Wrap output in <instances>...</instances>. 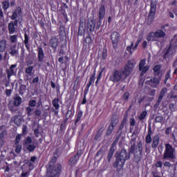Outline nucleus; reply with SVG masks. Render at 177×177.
Instances as JSON below:
<instances>
[{"label":"nucleus","instance_id":"nucleus-26","mask_svg":"<svg viewBox=\"0 0 177 177\" xmlns=\"http://www.w3.org/2000/svg\"><path fill=\"white\" fill-rule=\"evenodd\" d=\"M156 38H164L165 32L162 30H158L154 32Z\"/></svg>","mask_w":177,"mask_h":177},{"label":"nucleus","instance_id":"nucleus-14","mask_svg":"<svg viewBox=\"0 0 177 177\" xmlns=\"http://www.w3.org/2000/svg\"><path fill=\"white\" fill-rule=\"evenodd\" d=\"M82 153L78 151L76 155L74 156V157L71 158L69 160V165L73 167L75 164H77V162L80 160V158L82 156Z\"/></svg>","mask_w":177,"mask_h":177},{"label":"nucleus","instance_id":"nucleus-47","mask_svg":"<svg viewBox=\"0 0 177 177\" xmlns=\"http://www.w3.org/2000/svg\"><path fill=\"white\" fill-rule=\"evenodd\" d=\"M170 45H177V34L171 39Z\"/></svg>","mask_w":177,"mask_h":177},{"label":"nucleus","instance_id":"nucleus-7","mask_svg":"<svg viewBox=\"0 0 177 177\" xmlns=\"http://www.w3.org/2000/svg\"><path fill=\"white\" fill-rule=\"evenodd\" d=\"M161 82V75L158 76V77H153L149 80L147 81V85L151 86V88H156L160 85V82Z\"/></svg>","mask_w":177,"mask_h":177},{"label":"nucleus","instance_id":"nucleus-18","mask_svg":"<svg viewBox=\"0 0 177 177\" xmlns=\"http://www.w3.org/2000/svg\"><path fill=\"white\" fill-rule=\"evenodd\" d=\"M151 135H153V131H151V126L149 124L148 129V134L145 137V142L148 145H149V143H151Z\"/></svg>","mask_w":177,"mask_h":177},{"label":"nucleus","instance_id":"nucleus-31","mask_svg":"<svg viewBox=\"0 0 177 177\" xmlns=\"http://www.w3.org/2000/svg\"><path fill=\"white\" fill-rule=\"evenodd\" d=\"M27 163L21 166L22 173L20 177H26L28 175V171H26V167H27Z\"/></svg>","mask_w":177,"mask_h":177},{"label":"nucleus","instance_id":"nucleus-63","mask_svg":"<svg viewBox=\"0 0 177 177\" xmlns=\"http://www.w3.org/2000/svg\"><path fill=\"white\" fill-rule=\"evenodd\" d=\"M24 44L25 45L28 44V35H27V32L24 33Z\"/></svg>","mask_w":177,"mask_h":177},{"label":"nucleus","instance_id":"nucleus-21","mask_svg":"<svg viewBox=\"0 0 177 177\" xmlns=\"http://www.w3.org/2000/svg\"><path fill=\"white\" fill-rule=\"evenodd\" d=\"M14 106H15L16 107L20 106L21 104V102H22V99L21 98L20 96H19V95H16L14 97Z\"/></svg>","mask_w":177,"mask_h":177},{"label":"nucleus","instance_id":"nucleus-62","mask_svg":"<svg viewBox=\"0 0 177 177\" xmlns=\"http://www.w3.org/2000/svg\"><path fill=\"white\" fill-rule=\"evenodd\" d=\"M8 109L10 111H11L12 113H16V111H17V109H16V108L13 105L8 106Z\"/></svg>","mask_w":177,"mask_h":177},{"label":"nucleus","instance_id":"nucleus-56","mask_svg":"<svg viewBox=\"0 0 177 177\" xmlns=\"http://www.w3.org/2000/svg\"><path fill=\"white\" fill-rule=\"evenodd\" d=\"M143 35H139L138 38L137 39V41L136 42V45H139V44H140V42H142V41H143Z\"/></svg>","mask_w":177,"mask_h":177},{"label":"nucleus","instance_id":"nucleus-12","mask_svg":"<svg viewBox=\"0 0 177 177\" xmlns=\"http://www.w3.org/2000/svg\"><path fill=\"white\" fill-rule=\"evenodd\" d=\"M17 24H19V20H15L14 21H11L8 24L9 34H15V32L16 31V28L15 26H17Z\"/></svg>","mask_w":177,"mask_h":177},{"label":"nucleus","instance_id":"nucleus-28","mask_svg":"<svg viewBox=\"0 0 177 177\" xmlns=\"http://www.w3.org/2000/svg\"><path fill=\"white\" fill-rule=\"evenodd\" d=\"M59 44V39L56 36H52L50 39V45H57Z\"/></svg>","mask_w":177,"mask_h":177},{"label":"nucleus","instance_id":"nucleus-27","mask_svg":"<svg viewBox=\"0 0 177 177\" xmlns=\"http://www.w3.org/2000/svg\"><path fill=\"white\" fill-rule=\"evenodd\" d=\"M26 148L30 153H32L35 151V149H37V146L34 144H29L28 145H26Z\"/></svg>","mask_w":177,"mask_h":177},{"label":"nucleus","instance_id":"nucleus-52","mask_svg":"<svg viewBox=\"0 0 177 177\" xmlns=\"http://www.w3.org/2000/svg\"><path fill=\"white\" fill-rule=\"evenodd\" d=\"M148 71H149V66H144L141 71L140 76L143 77V75H145V73H146Z\"/></svg>","mask_w":177,"mask_h":177},{"label":"nucleus","instance_id":"nucleus-5","mask_svg":"<svg viewBox=\"0 0 177 177\" xmlns=\"http://www.w3.org/2000/svg\"><path fill=\"white\" fill-rule=\"evenodd\" d=\"M156 12H157V1L151 0L150 2V10L148 14L147 25L151 26L156 19Z\"/></svg>","mask_w":177,"mask_h":177},{"label":"nucleus","instance_id":"nucleus-16","mask_svg":"<svg viewBox=\"0 0 177 177\" xmlns=\"http://www.w3.org/2000/svg\"><path fill=\"white\" fill-rule=\"evenodd\" d=\"M127 115L124 116L123 118L120 127H118V133H119V136H121L122 135V129H124V127H125V124H127Z\"/></svg>","mask_w":177,"mask_h":177},{"label":"nucleus","instance_id":"nucleus-41","mask_svg":"<svg viewBox=\"0 0 177 177\" xmlns=\"http://www.w3.org/2000/svg\"><path fill=\"white\" fill-rule=\"evenodd\" d=\"M25 146H28V145H31L32 143V139L31 137L28 136L24 140Z\"/></svg>","mask_w":177,"mask_h":177},{"label":"nucleus","instance_id":"nucleus-39","mask_svg":"<svg viewBox=\"0 0 177 177\" xmlns=\"http://www.w3.org/2000/svg\"><path fill=\"white\" fill-rule=\"evenodd\" d=\"M15 48H16V46H13L12 48L11 47V51L10 53L12 55V56H16V55L19 53V50L17 49H15Z\"/></svg>","mask_w":177,"mask_h":177},{"label":"nucleus","instance_id":"nucleus-11","mask_svg":"<svg viewBox=\"0 0 177 177\" xmlns=\"http://www.w3.org/2000/svg\"><path fill=\"white\" fill-rule=\"evenodd\" d=\"M115 146H117V144L115 142H113L111 145V147L109 149V151L108 153L107 156V160L108 162H110L111 161V158H113V156H114V151H115Z\"/></svg>","mask_w":177,"mask_h":177},{"label":"nucleus","instance_id":"nucleus-13","mask_svg":"<svg viewBox=\"0 0 177 177\" xmlns=\"http://www.w3.org/2000/svg\"><path fill=\"white\" fill-rule=\"evenodd\" d=\"M152 149H157L158 145H160V136L158 134L155 135L152 138Z\"/></svg>","mask_w":177,"mask_h":177},{"label":"nucleus","instance_id":"nucleus-50","mask_svg":"<svg viewBox=\"0 0 177 177\" xmlns=\"http://www.w3.org/2000/svg\"><path fill=\"white\" fill-rule=\"evenodd\" d=\"M10 41L12 44H15V42H17V35H14L10 36Z\"/></svg>","mask_w":177,"mask_h":177},{"label":"nucleus","instance_id":"nucleus-42","mask_svg":"<svg viewBox=\"0 0 177 177\" xmlns=\"http://www.w3.org/2000/svg\"><path fill=\"white\" fill-rule=\"evenodd\" d=\"M27 86L24 84L21 85L20 88H19V93L23 95H24V92H26V89Z\"/></svg>","mask_w":177,"mask_h":177},{"label":"nucleus","instance_id":"nucleus-4","mask_svg":"<svg viewBox=\"0 0 177 177\" xmlns=\"http://www.w3.org/2000/svg\"><path fill=\"white\" fill-rule=\"evenodd\" d=\"M57 158L56 154L54 153V158L48 163L47 177H60L62 165L59 163L56 165Z\"/></svg>","mask_w":177,"mask_h":177},{"label":"nucleus","instance_id":"nucleus-35","mask_svg":"<svg viewBox=\"0 0 177 177\" xmlns=\"http://www.w3.org/2000/svg\"><path fill=\"white\" fill-rule=\"evenodd\" d=\"M167 92H168L167 87L162 88L160 92L159 97L160 99H164V96H165V93H167Z\"/></svg>","mask_w":177,"mask_h":177},{"label":"nucleus","instance_id":"nucleus-22","mask_svg":"<svg viewBox=\"0 0 177 177\" xmlns=\"http://www.w3.org/2000/svg\"><path fill=\"white\" fill-rule=\"evenodd\" d=\"M153 74L157 77L161 75V65H156L153 67Z\"/></svg>","mask_w":177,"mask_h":177},{"label":"nucleus","instance_id":"nucleus-34","mask_svg":"<svg viewBox=\"0 0 177 177\" xmlns=\"http://www.w3.org/2000/svg\"><path fill=\"white\" fill-rule=\"evenodd\" d=\"M156 39V35L154 32H151L148 34L147 37V41H154Z\"/></svg>","mask_w":177,"mask_h":177},{"label":"nucleus","instance_id":"nucleus-36","mask_svg":"<svg viewBox=\"0 0 177 177\" xmlns=\"http://www.w3.org/2000/svg\"><path fill=\"white\" fill-rule=\"evenodd\" d=\"M138 48V45H131V46H129L127 48V50H128V52H129L131 53V55H132V53H133V51L135 50V49H137Z\"/></svg>","mask_w":177,"mask_h":177},{"label":"nucleus","instance_id":"nucleus-6","mask_svg":"<svg viewBox=\"0 0 177 177\" xmlns=\"http://www.w3.org/2000/svg\"><path fill=\"white\" fill-rule=\"evenodd\" d=\"M165 149L163 153V160H174L175 158V148L171 144H165Z\"/></svg>","mask_w":177,"mask_h":177},{"label":"nucleus","instance_id":"nucleus-40","mask_svg":"<svg viewBox=\"0 0 177 177\" xmlns=\"http://www.w3.org/2000/svg\"><path fill=\"white\" fill-rule=\"evenodd\" d=\"M33 110H34V109H32L30 106L26 107V114H27L28 117H31V115H32V112Z\"/></svg>","mask_w":177,"mask_h":177},{"label":"nucleus","instance_id":"nucleus-19","mask_svg":"<svg viewBox=\"0 0 177 177\" xmlns=\"http://www.w3.org/2000/svg\"><path fill=\"white\" fill-rule=\"evenodd\" d=\"M118 124V117H117V115L114 114L111 117L109 127H112L114 128L115 127H117Z\"/></svg>","mask_w":177,"mask_h":177},{"label":"nucleus","instance_id":"nucleus-2","mask_svg":"<svg viewBox=\"0 0 177 177\" xmlns=\"http://www.w3.org/2000/svg\"><path fill=\"white\" fill-rule=\"evenodd\" d=\"M135 66H136V61H135V59L127 61V63L120 71L115 69L112 72L109 77V81H111L112 82H120V81L122 80V77L128 78V77L133 73Z\"/></svg>","mask_w":177,"mask_h":177},{"label":"nucleus","instance_id":"nucleus-49","mask_svg":"<svg viewBox=\"0 0 177 177\" xmlns=\"http://www.w3.org/2000/svg\"><path fill=\"white\" fill-rule=\"evenodd\" d=\"M28 106L29 107H35L37 106V101L35 100H30L28 102Z\"/></svg>","mask_w":177,"mask_h":177},{"label":"nucleus","instance_id":"nucleus-33","mask_svg":"<svg viewBox=\"0 0 177 177\" xmlns=\"http://www.w3.org/2000/svg\"><path fill=\"white\" fill-rule=\"evenodd\" d=\"M53 106L55 107V110H59L60 105H59V98H55L53 102Z\"/></svg>","mask_w":177,"mask_h":177},{"label":"nucleus","instance_id":"nucleus-64","mask_svg":"<svg viewBox=\"0 0 177 177\" xmlns=\"http://www.w3.org/2000/svg\"><path fill=\"white\" fill-rule=\"evenodd\" d=\"M15 145L17 146L15 149V151L18 153H20V151H21V145H19V144Z\"/></svg>","mask_w":177,"mask_h":177},{"label":"nucleus","instance_id":"nucleus-30","mask_svg":"<svg viewBox=\"0 0 177 177\" xmlns=\"http://www.w3.org/2000/svg\"><path fill=\"white\" fill-rule=\"evenodd\" d=\"M84 41V45H91L92 44V37H91V35H87Z\"/></svg>","mask_w":177,"mask_h":177},{"label":"nucleus","instance_id":"nucleus-48","mask_svg":"<svg viewBox=\"0 0 177 177\" xmlns=\"http://www.w3.org/2000/svg\"><path fill=\"white\" fill-rule=\"evenodd\" d=\"M162 121H164V118L162 116H157L155 118V122L156 123H160V124H162Z\"/></svg>","mask_w":177,"mask_h":177},{"label":"nucleus","instance_id":"nucleus-25","mask_svg":"<svg viewBox=\"0 0 177 177\" xmlns=\"http://www.w3.org/2000/svg\"><path fill=\"white\" fill-rule=\"evenodd\" d=\"M12 120H13L14 123L15 125H17V127H19V125L21 124V118H19V115H15L12 118Z\"/></svg>","mask_w":177,"mask_h":177},{"label":"nucleus","instance_id":"nucleus-17","mask_svg":"<svg viewBox=\"0 0 177 177\" xmlns=\"http://www.w3.org/2000/svg\"><path fill=\"white\" fill-rule=\"evenodd\" d=\"M16 67H17V64H12L10 66L9 69H7L6 73L8 80H10V77L12 75H15V68H16Z\"/></svg>","mask_w":177,"mask_h":177},{"label":"nucleus","instance_id":"nucleus-61","mask_svg":"<svg viewBox=\"0 0 177 177\" xmlns=\"http://www.w3.org/2000/svg\"><path fill=\"white\" fill-rule=\"evenodd\" d=\"M170 74H171V71H168L166 73L165 78V81H164L165 84H167V81H168V80H169Z\"/></svg>","mask_w":177,"mask_h":177},{"label":"nucleus","instance_id":"nucleus-55","mask_svg":"<svg viewBox=\"0 0 177 177\" xmlns=\"http://www.w3.org/2000/svg\"><path fill=\"white\" fill-rule=\"evenodd\" d=\"M162 101V98H160V97H158L156 103L154 104V108L155 109H158V107H159Z\"/></svg>","mask_w":177,"mask_h":177},{"label":"nucleus","instance_id":"nucleus-20","mask_svg":"<svg viewBox=\"0 0 177 177\" xmlns=\"http://www.w3.org/2000/svg\"><path fill=\"white\" fill-rule=\"evenodd\" d=\"M34 70V67L33 66H29L28 68H26V71H25V74H26V77L28 79L30 77H32V75H34V73H32V71Z\"/></svg>","mask_w":177,"mask_h":177},{"label":"nucleus","instance_id":"nucleus-9","mask_svg":"<svg viewBox=\"0 0 177 177\" xmlns=\"http://www.w3.org/2000/svg\"><path fill=\"white\" fill-rule=\"evenodd\" d=\"M175 53V46L173 45L167 46L165 48V53L163 55V59H165V57L171 56V55H174Z\"/></svg>","mask_w":177,"mask_h":177},{"label":"nucleus","instance_id":"nucleus-45","mask_svg":"<svg viewBox=\"0 0 177 177\" xmlns=\"http://www.w3.org/2000/svg\"><path fill=\"white\" fill-rule=\"evenodd\" d=\"M145 64H146V60L142 59L140 62V64H139V70H140V71H142V70H143V67H145Z\"/></svg>","mask_w":177,"mask_h":177},{"label":"nucleus","instance_id":"nucleus-3","mask_svg":"<svg viewBox=\"0 0 177 177\" xmlns=\"http://www.w3.org/2000/svg\"><path fill=\"white\" fill-rule=\"evenodd\" d=\"M106 16V7L102 5L100 7L98 11V21L96 22L95 19H88L87 21L86 27L88 32H93L95 28L96 31L100 28L102 26V21Z\"/></svg>","mask_w":177,"mask_h":177},{"label":"nucleus","instance_id":"nucleus-46","mask_svg":"<svg viewBox=\"0 0 177 177\" xmlns=\"http://www.w3.org/2000/svg\"><path fill=\"white\" fill-rule=\"evenodd\" d=\"M2 5L3 10H8V9H9V1H3Z\"/></svg>","mask_w":177,"mask_h":177},{"label":"nucleus","instance_id":"nucleus-10","mask_svg":"<svg viewBox=\"0 0 177 177\" xmlns=\"http://www.w3.org/2000/svg\"><path fill=\"white\" fill-rule=\"evenodd\" d=\"M120 37H121V35L118 32L114 31L112 32L111 35V39L112 41L113 45L118 44V42H120Z\"/></svg>","mask_w":177,"mask_h":177},{"label":"nucleus","instance_id":"nucleus-37","mask_svg":"<svg viewBox=\"0 0 177 177\" xmlns=\"http://www.w3.org/2000/svg\"><path fill=\"white\" fill-rule=\"evenodd\" d=\"M82 118V111H80L78 113H77V118L75 121V125H77V124H78V122H80V121H81V118Z\"/></svg>","mask_w":177,"mask_h":177},{"label":"nucleus","instance_id":"nucleus-58","mask_svg":"<svg viewBox=\"0 0 177 177\" xmlns=\"http://www.w3.org/2000/svg\"><path fill=\"white\" fill-rule=\"evenodd\" d=\"M20 140H21V135L18 134L16 136L15 145H19V143H20Z\"/></svg>","mask_w":177,"mask_h":177},{"label":"nucleus","instance_id":"nucleus-1","mask_svg":"<svg viewBox=\"0 0 177 177\" xmlns=\"http://www.w3.org/2000/svg\"><path fill=\"white\" fill-rule=\"evenodd\" d=\"M142 151H143V145L141 141L135 146H131L129 149V153L127 149H122L120 152H116L115 154V161L113 162L114 168H122L125 165V161L131 158V154H133V161L139 164L142 161Z\"/></svg>","mask_w":177,"mask_h":177},{"label":"nucleus","instance_id":"nucleus-59","mask_svg":"<svg viewBox=\"0 0 177 177\" xmlns=\"http://www.w3.org/2000/svg\"><path fill=\"white\" fill-rule=\"evenodd\" d=\"M94 81H95V79H92L91 77L90 78V81L86 86L87 88L85 89L86 92H88V91H89V87L91 86V85H92V82H93Z\"/></svg>","mask_w":177,"mask_h":177},{"label":"nucleus","instance_id":"nucleus-53","mask_svg":"<svg viewBox=\"0 0 177 177\" xmlns=\"http://www.w3.org/2000/svg\"><path fill=\"white\" fill-rule=\"evenodd\" d=\"M102 133H103V130H102V128L98 130L95 137V140H97L100 136H102Z\"/></svg>","mask_w":177,"mask_h":177},{"label":"nucleus","instance_id":"nucleus-43","mask_svg":"<svg viewBox=\"0 0 177 177\" xmlns=\"http://www.w3.org/2000/svg\"><path fill=\"white\" fill-rule=\"evenodd\" d=\"M114 131V127L111 126H109L107 130H106V136H110L111 133H113V131Z\"/></svg>","mask_w":177,"mask_h":177},{"label":"nucleus","instance_id":"nucleus-51","mask_svg":"<svg viewBox=\"0 0 177 177\" xmlns=\"http://www.w3.org/2000/svg\"><path fill=\"white\" fill-rule=\"evenodd\" d=\"M102 59L103 60H106L107 59V48H106V47H104L103 48Z\"/></svg>","mask_w":177,"mask_h":177},{"label":"nucleus","instance_id":"nucleus-44","mask_svg":"<svg viewBox=\"0 0 177 177\" xmlns=\"http://www.w3.org/2000/svg\"><path fill=\"white\" fill-rule=\"evenodd\" d=\"M170 99H177V91L173 90L171 91Z\"/></svg>","mask_w":177,"mask_h":177},{"label":"nucleus","instance_id":"nucleus-24","mask_svg":"<svg viewBox=\"0 0 177 177\" xmlns=\"http://www.w3.org/2000/svg\"><path fill=\"white\" fill-rule=\"evenodd\" d=\"M44 56L45 55L44 54V50H42V48L39 47L38 50V62H44Z\"/></svg>","mask_w":177,"mask_h":177},{"label":"nucleus","instance_id":"nucleus-60","mask_svg":"<svg viewBox=\"0 0 177 177\" xmlns=\"http://www.w3.org/2000/svg\"><path fill=\"white\" fill-rule=\"evenodd\" d=\"M35 114L36 117H41V115L42 114V111H41V109H37L35 111Z\"/></svg>","mask_w":177,"mask_h":177},{"label":"nucleus","instance_id":"nucleus-32","mask_svg":"<svg viewBox=\"0 0 177 177\" xmlns=\"http://www.w3.org/2000/svg\"><path fill=\"white\" fill-rule=\"evenodd\" d=\"M147 115V111H142L140 115L138 116V120L139 121H141V122H143V121L145 120V118H146Z\"/></svg>","mask_w":177,"mask_h":177},{"label":"nucleus","instance_id":"nucleus-29","mask_svg":"<svg viewBox=\"0 0 177 177\" xmlns=\"http://www.w3.org/2000/svg\"><path fill=\"white\" fill-rule=\"evenodd\" d=\"M68 8V6L66 3H62L61 6L59 8V12H61L62 15L66 13V9Z\"/></svg>","mask_w":177,"mask_h":177},{"label":"nucleus","instance_id":"nucleus-38","mask_svg":"<svg viewBox=\"0 0 177 177\" xmlns=\"http://www.w3.org/2000/svg\"><path fill=\"white\" fill-rule=\"evenodd\" d=\"M169 109L171 111V114H172V113H174V111H176V110H177L176 104H175L174 103H171L169 104Z\"/></svg>","mask_w":177,"mask_h":177},{"label":"nucleus","instance_id":"nucleus-23","mask_svg":"<svg viewBox=\"0 0 177 177\" xmlns=\"http://www.w3.org/2000/svg\"><path fill=\"white\" fill-rule=\"evenodd\" d=\"M8 132L6 130H3L0 133V145L1 146H3L5 143V136L7 135Z\"/></svg>","mask_w":177,"mask_h":177},{"label":"nucleus","instance_id":"nucleus-57","mask_svg":"<svg viewBox=\"0 0 177 177\" xmlns=\"http://www.w3.org/2000/svg\"><path fill=\"white\" fill-rule=\"evenodd\" d=\"M122 99L124 100H125L126 102H128V99H129V92H125L123 94Z\"/></svg>","mask_w":177,"mask_h":177},{"label":"nucleus","instance_id":"nucleus-15","mask_svg":"<svg viewBox=\"0 0 177 177\" xmlns=\"http://www.w3.org/2000/svg\"><path fill=\"white\" fill-rule=\"evenodd\" d=\"M59 39L61 41L66 39V30L64 26H61L58 30Z\"/></svg>","mask_w":177,"mask_h":177},{"label":"nucleus","instance_id":"nucleus-54","mask_svg":"<svg viewBox=\"0 0 177 177\" xmlns=\"http://www.w3.org/2000/svg\"><path fill=\"white\" fill-rule=\"evenodd\" d=\"M71 115H73V111L71 110H68L66 115V121H68V119L71 117Z\"/></svg>","mask_w":177,"mask_h":177},{"label":"nucleus","instance_id":"nucleus-8","mask_svg":"<svg viewBox=\"0 0 177 177\" xmlns=\"http://www.w3.org/2000/svg\"><path fill=\"white\" fill-rule=\"evenodd\" d=\"M19 16H21V7L18 6L12 12V15L10 16V19L14 20H17V17Z\"/></svg>","mask_w":177,"mask_h":177}]
</instances>
